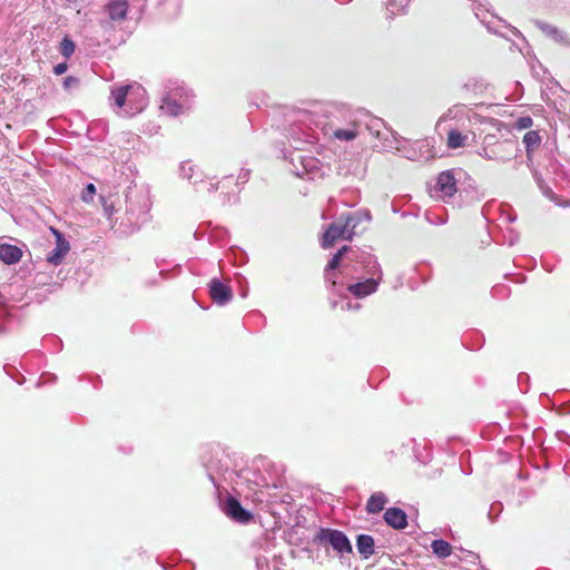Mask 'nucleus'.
<instances>
[{
	"label": "nucleus",
	"instance_id": "obj_1",
	"mask_svg": "<svg viewBox=\"0 0 570 570\" xmlns=\"http://www.w3.org/2000/svg\"><path fill=\"white\" fill-rule=\"evenodd\" d=\"M362 219L361 214H346L340 222L331 223L323 235L322 247L331 248L340 239L352 240Z\"/></svg>",
	"mask_w": 570,
	"mask_h": 570
},
{
	"label": "nucleus",
	"instance_id": "obj_2",
	"mask_svg": "<svg viewBox=\"0 0 570 570\" xmlns=\"http://www.w3.org/2000/svg\"><path fill=\"white\" fill-rule=\"evenodd\" d=\"M225 513L230 519L246 524L252 521L253 514L245 510L239 501L233 497H229L225 503Z\"/></svg>",
	"mask_w": 570,
	"mask_h": 570
},
{
	"label": "nucleus",
	"instance_id": "obj_3",
	"mask_svg": "<svg viewBox=\"0 0 570 570\" xmlns=\"http://www.w3.org/2000/svg\"><path fill=\"white\" fill-rule=\"evenodd\" d=\"M435 189L441 194L442 198H450L456 194V179L452 170H444L439 174Z\"/></svg>",
	"mask_w": 570,
	"mask_h": 570
},
{
	"label": "nucleus",
	"instance_id": "obj_4",
	"mask_svg": "<svg viewBox=\"0 0 570 570\" xmlns=\"http://www.w3.org/2000/svg\"><path fill=\"white\" fill-rule=\"evenodd\" d=\"M209 296L214 303L224 305L233 298L232 288L218 279H213L209 284Z\"/></svg>",
	"mask_w": 570,
	"mask_h": 570
},
{
	"label": "nucleus",
	"instance_id": "obj_5",
	"mask_svg": "<svg viewBox=\"0 0 570 570\" xmlns=\"http://www.w3.org/2000/svg\"><path fill=\"white\" fill-rule=\"evenodd\" d=\"M327 541L330 544L340 553H351L352 546L347 539V537L338 531V530H328L326 534Z\"/></svg>",
	"mask_w": 570,
	"mask_h": 570
},
{
	"label": "nucleus",
	"instance_id": "obj_6",
	"mask_svg": "<svg viewBox=\"0 0 570 570\" xmlns=\"http://www.w3.org/2000/svg\"><path fill=\"white\" fill-rule=\"evenodd\" d=\"M385 522L397 530L405 529L407 525V515L400 508H389L384 513Z\"/></svg>",
	"mask_w": 570,
	"mask_h": 570
},
{
	"label": "nucleus",
	"instance_id": "obj_7",
	"mask_svg": "<svg viewBox=\"0 0 570 570\" xmlns=\"http://www.w3.org/2000/svg\"><path fill=\"white\" fill-rule=\"evenodd\" d=\"M377 285V281L374 278H368L364 282L348 285L347 291L355 297H365L372 293H375Z\"/></svg>",
	"mask_w": 570,
	"mask_h": 570
},
{
	"label": "nucleus",
	"instance_id": "obj_8",
	"mask_svg": "<svg viewBox=\"0 0 570 570\" xmlns=\"http://www.w3.org/2000/svg\"><path fill=\"white\" fill-rule=\"evenodd\" d=\"M55 234L57 235V246L52 252L49 253L48 262L58 265L62 262V258L69 252L70 246L60 233L55 230Z\"/></svg>",
	"mask_w": 570,
	"mask_h": 570
},
{
	"label": "nucleus",
	"instance_id": "obj_9",
	"mask_svg": "<svg viewBox=\"0 0 570 570\" xmlns=\"http://www.w3.org/2000/svg\"><path fill=\"white\" fill-rule=\"evenodd\" d=\"M22 257V250L16 245L1 244L0 245V261L7 265L18 263Z\"/></svg>",
	"mask_w": 570,
	"mask_h": 570
},
{
	"label": "nucleus",
	"instance_id": "obj_10",
	"mask_svg": "<svg viewBox=\"0 0 570 570\" xmlns=\"http://www.w3.org/2000/svg\"><path fill=\"white\" fill-rule=\"evenodd\" d=\"M108 16L114 21L125 20L128 11L127 0H114L107 7Z\"/></svg>",
	"mask_w": 570,
	"mask_h": 570
},
{
	"label": "nucleus",
	"instance_id": "obj_11",
	"mask_svg": "<svg viewBox=\"0 0 570 570\" xmlns=\"http://www.w3.org/2000/svg\"><path fill=\"white\" fill-rule=\"evenodd\" d=\"M387 503V498L382 492L373 493L366 502V511L370 514H375L381 512L385 504Z\"/></svg>",
	"mask_w": 570,
	"mask_h": 570
},
{
	"label": "nucleus",
	"instance_id": "obj_12",
	"mask_svg": "<svg viewBox=\"0 0 570 570\" xmlns=\"http://www.w3.org/2000/svg\"><path fill=\"white\" fill-rule=\"evenodd\" d=\"M160 108L165 114L169 116H178L185 111L184 104L177 102L176 99L170 95L164 98Z\"/></svg>",
	"mask_w": 570,
	"mask_h": 570
},
{
	"label": "nucleus",
	"instance_id": "obj_13",
	"mask_svg": "<svg viewBox=\"0 0 570 570\" xmlns=\"http://www.w3.org/2000/svg\"><path fill=\"white\" fill-rule=\"evenodd\" d=\"M360 554L367 559L374 553V539L368 534H360L356 540Z\"/></svg>",
	"mask_w": 570,
	"mask_h": 570
},
{
	"label": "nucleus",
	"instance_id": "obj_14",
	"mask_svg": "<svg viewBox=\"0 0 570 570\" xmlns=\"http://www.w3.org/2000/svg\"><path fill=\"white\" fill-rule=\"evenodd\" d=\"M468 137L456 129H451L448 132L446 146L450 149H458L465 145Z\"/></svg>",
	"mask_w": 570,
	"mask_h": 570
},
{
	"label": "nucleus",
	"instance_id": "obj_15",
	"mask_svg": "<svg viewBox=\"0 0 570 570\" xmlns=\"http://www.w3.org/2000/svg\"><path fill=\"white\" fill-rule=\"evenodd\" d=\"M541 137L538 131L531 130L523 136V144L525 145L527 155L529 156L535 148L539 147Z\"/></svg>",
	"mask_w": 570,
	"mask_h": 570
},
{
	"label": "nucleus",
	"instance_id": "obj_16",
	"mask_svg": "<svg viewBox=\"0 0 570 570\" xmlns=\"http://www.w3.org/2000/svg\"><path fill=\"white\" fill-rule=\"evenodd\" d=\"M433 553L440 558H446L452 553V547L444 540H434L431 544Z\"/></svg>",
	"mask_w": 570,
	"mask_h": 570
},
{
	"label": "nucleus",
	"instance_id": "obj_17",
	"mask_svg": "<svg viewBox=\"0 0 570 570\" xmlns=\"http://www.w3.org/2000/svg\"><path fill=\"white\" fill-rule=\"evenodd\" d=\"M129 89L130 86H122L112 91L117 107L121 108L125 106Z\"/></svg>",
	"mask_w": 570,
	"mask_h": 570
},
{
	"label": "nucleus",
	"instance_id": "obj_18",
	"mask_svg": "<svg viewBox=\"0 0 570 570\" xmlns=\"http://www.w3.org/2000/svg\"><path fill=\"white\" fill-rule=\"evenodd\" d=\"M76 49L75 42L68 37L65 36L61 43H60V52L66 58L69 59Z\"/></svg>",
	"mask_w": 570,
	"mask_h": 570
},
{
	"label": "nucleus",
	"instance_id": "obj_19",
	"mask_svg": "<svg viewBox=\"0 0 570 570\" xmlns=\"http://www.w3.org/2000/svg\"><path fill=\"white\" fill-rule=\"evenodd\" d=\"M356 136H357V130H356L355 126L351 129H336L334 131V137L340 140L350 141V140L355 139Z\"/></svg>",
	"mask_w": 570,
	"mask_h": 570
},
{
	"label": "nucleus",
	"instance_id": "obj_20",
	"mask_svg": "<svg viewBox=\"0 0 570 570\" xmlns=\"http://www.w3.org/2000/svg\"><path fill=\"white\" fill-rule=\"evenodd\" d=\"M96 194V187L94 184H88L82 193V200L85 203H91L94 200V196Z\"/></svg>",
	"mask_w": 570,
	"mask_h": 570
},
{
	"label": "nucleus",
	"instance_id": "obj_21",
	"mask_svg": "<svg viewBox=\"0 0 570 570\" xmlns=\"http://www.w3.org/2000/svg\"><path fill=\"white\" fill-rule=\"evenodd\" d=\"M533 121L530 116L520 117L517 121L514 127L519 130L528 129L532 126Z\"/></svg>",
	"mask_w": 570,
	"mask_h": 570
},
{
	"label": "nucleus",
	"instance_id": "obj_22",
	"mask_svg": "<svg viewBox=\"0 0 570 570\" xmlns=\"http://www.w3.org/2000/svg\"><path fill=\"white\" fill-rule=\"evenodd\" d=\"M342 261V256L341 254H334L332 259L327 263V266L325 268L326 273H328L330 271H334L335 268L338 267L340 263Z\"/></svg>",
	"mask_w": 570,
	"mask_h": 570
},
{
	"label": "nucleus",
	"instance_id": "obj_23",
	"mask_svg": "<svg viewBox=\"0 0 570 570\" xmlns=\"http://www.w3.org/2000/svg\"><path fill=\"white\" fill-rule=\"evenodd\" d=\"M68 65L66 62H60L57 66H55L53 71L56 75H62L67 71Z\"/></svg>",
	"mask_w": 570,
	"mask_h": 570
},
{
	"label": "nucleus",
	"instance_id": "obj_24",
	"mask_svg": "<svg viewBox=\"0 0 570 570\" xmlns=\"http://www.w3.org/2000/svg\"><path fill=\"white\" fill-rule=\"evenodd\" d=\"M348 249H350V247H348V246H343V247H341V248L336 252V254H341V256L343 257V255H344Z\"/></svg>",
	"mask_w": 570,
	"mask_h": 570
},
{
	"label": "nucleus",
	"instance_id": "obj_25",
	"mask_svg": "<svg viewBox=\"0 0 570 570\" xmlns=\"http://www.w3.org/2000/svg\"><path fill=\"white\" fill-rule=\"evenodd\" d=\"M77 80L73 77H67L65 79V86L68 87L71 82H76Z\"/></svg>",
	"mask_w": 570,
	"mask_h": 570
},
{
	"label": "nucleus",
	"instance_id": "obj_26",
	"mask_svg": "<svg viewBox=\"0 0 570 570\" xmlns=\"http://www.w3.org/2000/svg\"><path fill=\"white\" fill-rule=\"evenodd\" d=\"M331 284H332V286H335V285H336V279H335V278H332V279H331Z\"/></svg>",
	"mask_w": 570,
	"mask_h": 570
}]
</instances>
